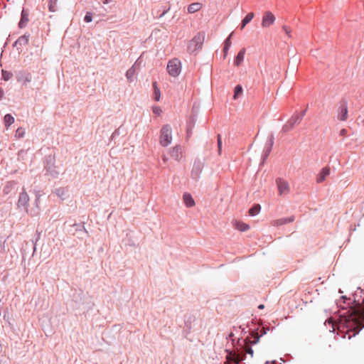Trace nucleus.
Wrapping results in <instances>:
<instances>
[{
    "label": "nucleus",
    "mask_w": 364,
    "mask_h": 364,
    "mask_svg": "<svg viewBox=\"0 0 364 364\" xmlns=\"http://www.w3.org/2000/svg\"><path fill=\"white\" fill-rule=\"evenodd\" d=\"M218 154L220 155L222 151V139L220 134L218 135Z\"/></svg>",
    "instance_id": "nucleus-28"
},
{
    "label": "nucleus",
    "mask_w": 364,
    "mask_h": 364,
    "mask_svg": "<svg viewBox=\"0 0 364 364\" xmlns=\"http://www.w3.org/2000/svg\"><path fill=\"white\" fill-rule=\"evenodd\" d=\"M329 174L330 168L328 167L323 168L316 177V181L318 183L323 182L326 179V176H328Z\"/></svg>",
    "instance_id": "nucleus-11"
},
{
    "label": "nucleus",
    "mask_w": 364,
    "mask_h": 364,
    "mask_svg": "<svg viewBox=\"0 0 364 364\" xmlns=\"http://www.w3.org/2000/svg\"><path fill=\"white\" fill-rule=\"evenodd\" d=\"M245 48H242V50H240L239 51V53H237V55L235 59V61H234V64L235 66L238 67L241 65V63H242L244 58H245Z\"/></svg>",
    "instance_id": "nucleus-14"
},
{
    "label": "nucleus",
    "mask_w": 364,
    "mask_h": 364,
    "mask_svg": "<svg viewBox=\"0 0 364 364\" xmlns=\"http://www.w3.org/2000/svg\"><path fill=\"white\" fill-rule=\"evenodd\" d=\"M232 356V358H230V359L236 364H239L240 362L243 359L242 358H240L239 355L233 354L230 355V357Z\"/></svg>",
    "instance_id": "nucleus-27"
},
{
    "label": "nucleus",
    "mask_w": 364,
    "mask_h": 364,
    "mask_svg": "<svg viewBox=\"0 0 364 364\" xmlns=\"http://www.w3.org/2000/svg\"><path fill=\"white\" fill-rule=\"evenodd\" d=\"M167 70L171 75L173 77L178 76L181 70V61L177 58L169 60L167 65Z\"/></svg>",
    "instance_id": "nucleus-4"
},
{
    "label": "nucleus",
    "mask_w": 364,
    "mask_h": 364,
    "mask_svg": "<svg viewBox=\"0 0 364 364\" xmlns=\"http://www.w3.org/2000/svg\"><path fill=\"white\" fill-rule=\"evenodd\" d=\"M28 22V15L26 11L23 10L21 12V18L20 22L18 23V26L20 28H23L26 25V23Z\"/></svg>",
    "instance_id": "nucleus-16"
},
{
    "label": "nucleus",
    "mask_w": 364,
    "mask_h": 364,
    "mask_svg": "<svg viewBox=\"0 0 364 364\" xmlns=\"http://www.w3.org/2000/svg\"><path fill=\"white\" fill-rule=\"evenodd\" d=\"M305 114V112L302 113H295L291 117L287 122V123L282 127V131L287 132L291 130L296 124L301 122L303 117Z\"/></svg>",
    "instance_id": "nucleus-3"
},
{
    "label": "nucleus",
    "mask_w": 364,
    "mask_h": 364,
    "mask_svg": "<svg viewBox=\"0 0 364 364\" xmlns=\"http://www.w3.org/2000/svg\"><path fill=\"white\" fill-rule=\"evenodd\" d=\"M259 336H258V334L257 333L255 334V336L254 337V340L252 341H251V343L253 344L257 343L259 341Z\"/></svg>",
    "instance_id": "nucleus-35"
},
{
    "label": "nucleus",
    "mask_w": 364,
    "mask_h": 364,
    "mask_svg": "<svg viewBox=\"0 0 364 364\" xmlns=\"http://www.w3.org/2000/svg\"><path fill=\"white\" fill-rule=\"evenodd\" d=\"M328 323H332V321L331 319H329Z\"/></svg>",
    "instance_id": "nucleus-44"
},
{
    "label": "nucleus",
    "mask_w": 364,
    "mask_h": 364,
    "mask_svg": "<svg viewBox=\"0 0 364 364\" xmlns=\"http://www.w3.org/2000/svg\"><path fill=\"white\" fill-rule=\"evenodd\" d=\"M153 112L156 114V115H160V114L161 113V109L159 107H154L153 109Z\"/></svg>",
    "instance_id": "nucleus-33"
},
{
    "label": "nucleus",
    "mask_w": 364,
    "mask_h": 364,
    "mask_svg": "<svg viewBox=\"0 0 364 364\" xmlns=\"http://www.w3.org/2000/svg\"><path fill=\"white\" fill-rule=\"evenodd\" d=\"M172 141V130L168 124L162 127L160 131L159 142L162 146H168Z\"/></svg>",
    "instance_id": "nucleus-2"
},
{
    "label": "nucleus",
    "mask_w": 364,
    "mask_h": 364,
    "mask_svg": "<svg viewBox=\"0 0 364 364\" xmlns=\"http://www.w3.org/2000/svg\"><path fill=\"white\" fill-rule=\"evenodd\" d=\"M55 193L59 197H63L65 195V191L63 188H58L55 190Z\"/></svg>",
    "instance_id": "nucleus-29"
},
{
    "label": "nucleus",
    "mask_w": 364,
    "mask_h": 364,
    "mask_svg": "<svg viewBox=\"0 0 364 364\" xmlns=\"http://www.w3.org/2000/svg\"><path fill=\"white\" fill-rule=\"evenodd\" d=\"M254 13L250 12L246 15V16L242 19L241 22V29H243L245 26L252 21L254 18Z\"/></svg>",
    "instance_id": "nucleus-17"
},
{
    "label": "nucleus",
    "mask_w": 364,
    "mask_h": 364,
    "mask_svg": "<svg viewBox=\"0 0 364 364\" xmlns=\"http://www.w3.org/2000/svg\"><path fill=\"white\" fill-rule=\"evenodd\" d=\"M245 351L246 353L250 354L252 357V355H253V350L248 345L245 346Z\"/></svg>",
    "instance_id": "nucleus-31"
},
{
    "label": "nucleus",
    "mask_w": 364,
    "mask_h": 364,
    "mask_svg": "<svg viewBox=\"0 0 364 364\" xmlns=\"http://www.w3.org/2000/svg\"><path fill=\"white\" fill-rule=\"evenodd\" d=\"M282 29H283V31H284V33H285L288 36L291 37V28H290L289 27H288V26H284L282 27Z\"/></svg>",
    "instance_id": "nucleus-30"
},
{
    "label": "nucleus",
    "mask_w": 364,
    "mask_h": 364,
    "mask_svg": "<svg viewBox=\"0 0 364 364\" xmlns=\"http://www.w3.org/2000/svg\"><path fill=\"white\" fill-rule=\"evenodd\" d=\"M29 41V36L23 35L19 37L16 41V44L27 45Z\"/></svg>",
    "instance_id": "nucleus-21"
},
{
    "label": "nucleus",
    "mask_w": 364,
    "mask_h": 364,
    "mask_svg": "<svg viewBox=\"0 0 364 364\" xmlns=\"http://www.w3.org/2000/svg\"><path fill=\"white\" fill-rule=\"evenodd\" d=\"M351 317L353 321H356L361 326V322L364 321V308L353 309Z\"/></svg>",
    "instance_id": "nucleus-8"
},
{
    "label": "nucleus",
    "mask_w": 364,
    "mask_h": 364,
    "mask_svg": "<svg viewBox=\"0 0 364 364\" xmlns=\"http://www.w3.org/2000/svg\"><path fill=\"white\" fill-rule=\"evenodd\" d=\"M92 14L90 13H87L85 16V18H84L85 21L87 23H90L92 21Z\"/></svg>",
    "instance_id": "nucleus-32"
},
{
    "label": "nucleus",
    "mask_w": 364,
    "mask_h": 364,
    "mask_svg": "<svg viewBox=\"0 0 364 364\" xmlns=\"http://www.w3.org/2000/svg\"><path fill=\"white\" fill-rule=\"evenodd\" d=\"M31 82V76L30 75H27V76L25 77L23 83L26 84V82Z\"/></svg>",
    "instance_id": "nucleus-36"
},
{
    "label": "nucleus",
    "mask_w": 364,
    "mask_h": 364,
    "mask_svg": "<svg viewBox=\"0 0 364 364\" xmlns=\"http://www.w3.org/2000/svg\"><path fill=\"white\" fill-rule=\"evenodd\" d=\"M4 121L6 129H8L14 122V118L10 114H7L4 116Z\"/></svg>",
    "instance_id": "nucleus-18"
},
{
    "label": "nucleus",
    "mask_w": 364,
    "mask_h": 364,
    "mask_svg": "<svg viewBox=\"0 0 364 364\" xmlns=\"http://www.w3.org/2000/svg\"><path fill=\"white\" fill-rule=\"evenodd\" d=\"M135 73L136 68L134 65H133L127 71L126 77L129 81H132Z\"/></svg>",
    "instance_id": "nucleus-20"
},
{
    "label": "nucleus",
    "mask_w": 364,
    "mask_h": 364,
    "mask_svg": "<svg viewBox=\"0 0 364 364\" xmlns=\"http://www.w3.org/2000/svg\"><path fill=\"white\" fill-rule=\"evenodd\" d=\"M261 210V206L259 204L255 205L249 210V213L250 215L254 216L259 213Z\"/></svg>",
    "instance_id": "nucleus-22"
},
{
    "label": "nucleus",
    "mask_w": 364,
    "mask_h": 364,
    "mask_svg": "<svg viewBox=\"0 0 364 364\" xmlns=\"http://www.w3.org/2000/svg\"><path fill=\"white\" fill-rule=\"evenodd\" d=\"M232 34L231 33L227 38L226 40L225 41V43H224V48H223V52H224V55H225V57L228 55V50L229 48H230L231 46V41H230V38L232 36Z\"/></svg>",
    "instance_id": "nucleus-19"
},
{
    "label": "nucleus",
    "mask_w": 364,
    "mask_h": 364,
    "mask_svg": "<svg viewBox=\"0 0 364 364\" xmlns=\"http://www.w3.org/2000/svg\"><path fill=\"white\" fill-rule=\"evenodd\" d=\"M4 79H5V80H8V79L9 78V75H6V76H5V75H4Z\"/></svg>",
    "instance_id": "nucleus-41"
},
{
    "label": "nucleus",
    "mask_w": 364,
    "mask_h": 364,
    "mask_svg": "<svg viewBox=\"0 0 364 364\" xmlns=\"http://www.w3.org/2000/svg\"><path fill=\"white\" fill-rule=\"evenodd\" d=\"M58 0H50L48 4V9L51 12H55L56 11V6Z\"/></svg>",
    "instance_id": "nucleus-24"
},
{
    "label": "nucleus",
    "mask_w": 364,
    "mask_h": 364,
    "mask_svg": "<svg viewBox=\"0 0 364 364\" xmlns=\"http://www.w3.org/2000/svg\"><path fill=\"white\" fill-rule=\"evenodd\" d=\"M348 116V109L346 105H342L340 107V112L338 114V118L341 121H345L347 119Z\"/></svg>",
    "instance_id": "nucleus-15"
},
{
    "label": "nucleus",
    "mask_w": 364,
    "mask_h": 364,
    "mask_svg": "<svg viewBox=\"0 0 364 364\" xmlns=\"http://www.w3.org/2000/svg\"><path fill=\"white\" fill-rule=\"evenodd\" d=\"M153 87H154V91H156L157 90H159L157 87V85H156V82H154L153 83Z\"/></svg>",
    "instance_id": "nucleus-37"
},
{
    "label": "nucleus",
    "mask_w": 364,
    "mask_h": 364,
    "mask_svg": "<svg viewBox=\"0 0 364 364\" xmlns=\"http://www.w3.org/2000/svg\"><path fill=\"white\" fill-rule=\"evenodd\" d=\"M270 144H271V146H272V144H273V139H271V142H270Z\"/></svg>",
    "instance_id": "nucleus-43"
},
{
    "label": "nucleus",
    "mask_w": 364,
    "mask_h": 364,
    "mask_svg": "<svg viewBox=\"0 0 364 364\" xmlns=\"http://www.w3.org/2000/svg\"><path fill=\"white\" fill-rule=\"evenodd\" d=\"M4 79H5V80H8V79L9 78V75H6V76H5V75H4Z\"/></svg>",
    "instance_id": "nucleus-42"
},
{
    "label": "nucleus",
    "mask_w": 364,
    "mask_h": 364,
    "mask_svg": "<svg viewBox=\"0 0 364 364\" xmlns=\"http://www.w3.org/2000/svg\"><path fill=\"white\" fill-rule=\"evenodd\" d=\"M242 92L243 90L242 86L240 85H237L235 87L233 98L235 100L237 99L242 94Z\"/></svg>",
    "instance_id": "nucleus-23"
},
{
    "label": "nucleus",
    "mask_w": 364,
    "mask_h": 364,
    "mask_svg": "<svg viewBox=\"0 0 364 364\" xmlns=\"http://www.w3.org/2000/svg\"><path fill=\"white\" fill-rule=\"evenodd\" d=\"M346 130L343 129H342V130L341 131V135H345V134H346Z\"/></svg>",
    "instance_id": "nucleus-38"
},
{
    "label": "nucleus",
    "mask_w": 364,
    "mask_h": 364,
    "mask_svg": "<svg viewBox=\"0 0 364 364\" xmlns=\"http://www.w3.org/2000/svg\"><path fill=\"white\" fill-rule=\"evenodd\" d=\"M205 33L203 31L198 32L188 43V51L194 53L202 48L205 41Z\"/></svg>",
    "instance_id": "nucleus-1"
},
{
    "label": "nucleus",
    "mask_w": 364,
    "mask_h": 364,
    "mask_svg": "<svg viewBox=\"0 0 364 364\" xmlns=\"http://www.w3.org/2000/svg\"><path fill=\"white\" fill-rule=\"evenodd\" d=\"M25 134H26L25 129L22 127H19L16 131L15 136L17 139H21V138L24 137Z\"/></svg>",
    "instance_id": "nucleus-25"
},
{
    "label": "nucleus",
    "mask_w": 364,
    "mask_h": 364,
    "mask_svg": "<svg viewBox=\"0 0 364 364\" xmlns=\"http://www.w3.org/2000/svg\"><path fill=\"white\" fill-rule=\"evenodd\" d=\"M112 0H104L103 3L105 4H109V2H111Z\"/></svg>",
    "instance_id": "nucleus-39"
},
{
    "label": "nucleus",
    "mask_w": 364,
    "mask_h": 364,
    "mask_svg": "<svg viewBox=\"0 0 364 364\" xmlns=\"http://www.w3.org/2000/svg\"><path fill=\"white\" fill-rule=\"evenodd\" d=\"M154 99L156 101H159L160 100V90H159L154 91Z\"/></svg>",
    "instance_id": "nucleus-34"
},
{
    "label": "nucleus",
    "mask_w": 364,
    "mask_h": 364,
    "mask_svg": "<svg viewBox=\"0 0 364 364\" xmlns=\"http://www.w3.org/2000/svg\"><path fill=\"white\" fill-rule=\"evenodd\" d=\"M181 148L179 146H175L171 150V156L176 157V159L179 157V152H180Z\"/></svg>",
    "instance_id": "nucleus-26"
},
{
    "label": "nucleus",
    "mask_w": 364,
    "mask_h": 364,
    "mask_svg": "<svg viewBox=\"0 0 364 364\" xmlns=\"http://www.w3.org/2000/svg\"><path fill=\"white\" fill-rule=\"evenodd\" d=\"M279 195H286L289 191L288 183L282 178H278L276 181Z\"/></svg>",
    "instance_id": "nucleus-7"
},
{
    "label": "nucleus",
    "mask_w": 364,
    "mask_h": 364,
    "mask_svg": "<svg viewBox=\"0 0 364 364\" xmlns=\"http://www.w3.org/2000/svg\"><path fill=\"white\" fill-rule=\"evenodd\" d=\"M294 220V217L291 216L289 218H283L273 220L271 224L273 226H280L287 223H291Z\"/></svg>",
    "instance_id": "nucleus-9"
},
{
    "label": "nucleus",
    "mask_w": 364,
    "mask_h": 364,
    "mask_svg": "<svg viewBox=\"0 0 364 364\" xmlns=\"http://www.w3.org/2000/svg\"><path fill=\"white\" fill-rule=\"evenodd\" d=\"M259 309H262L264 308V306L263 304H260L259 306H258Z\"/></svg>",
    "instance_id": "nucleus-40"
},
{
    "label": "nucleus",
    "mask_w": 364,
    "mask_h": 364,
    "mask_svg": "<svg viewBox=\"0 0 364 364\" xmlns=\"http://www.w3.org/2000/svg\"><path fill=\"white\" fill-rule=\"evenodd\" d=\"M233 228L240 232H245L250 229V225L242 221L235 220L232 223Z\"/></svg>",
    "instance_id": "nucleus-10"
},
{
    "label": "nucleus",
    "mask_w": 364,
    "mask_h": 364,
    "mask_svg": "<svg viewBox=\"0 0 364 364\" xmlns=\"http://www.w3.org/2000/svg\"><path fill=\"white\" fill-rule=\"evenodd\" d=\"M203 7V4L199 2H195L189 4L187 8L188 14H194L200 11Z\"/></svg>",
    "instance_id": "nucleus-12"
},
{
    "label": "nucleus",
    "mask_w": 364,
    "mask_h": 364,
    "mask_svg": "<svg viewBox=\"0 0 364 364\" xmlns=\"http://www.w3.org/2000/svg\"><path fill=\"white\" fill-rule=\"evenodd\" d=\"M183 200L185 205L188 208H191L195 205V201L190 193H184L183 196Z\"/></svg>",
    "instance_id": "nucleus-13"
},
{
    "label": "nucleus",
    "mask_w": 364,
    "mask_h": 364,
    "mask_svg": "<svg viewBox=\"0 0 364 364\" xmlns=\"http://www.w3.org/2000/svg\"><path fill=\"white\" fill-rule=\"evenodd\" d=\"M30 198L25 191V189H23V191L20 193L18 200V206L19 208H23L26 209V211H28V206L29 203Z\"/></svg>",
    "instance_id": "nucleus-6"
},
{
    "label": "nucleus",
    "mask_w": 364,
    "mask_h": 364,
    "mask_svg": "<svg viewBox=\"0 0 364 364\" xmlns=\"http://www.w3.org/2000/svg\"><path fill=\"white\" fill-rule=\"evenodd\" d=\"M275 20L276 18L271 11H266L263 14L261 26L264 28H268L274 23Z\"/></svg>",
    "instance_id": "nucleus-5"
}]
</instances>
